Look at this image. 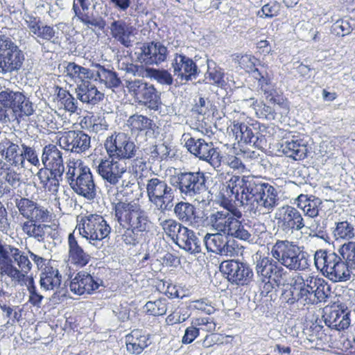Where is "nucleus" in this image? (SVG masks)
I'll use <instances>...</instances> for the list:
<instances>
[{
	"mask_svg": "<svg viewBox=\"0 0 355 355\" xmlns=\"http://www.w3.org/2000/svg\"><path fill=\"white\" fill-rule=\"evenodd\" d=\"M349 312L338 306L325 310L323 315L324 323L331 329L341 331L350 324Z\"/></svg>",
	"mask_w": 355,
	"mask_h": 355,
	"instance_id": "c756f323",
	"label": "nucleus"
},
{
	"mask_svg": "<svg viewBox=\"0 0 355 355\" xmlns=\"http://www.w3.org/2000/svg\"><path fill=\"white\" fill-rule=\"evenodd\" d=\"M22 98L24 94L20 92H14L9 88H4L0 92V103L4 107L13 110Z\"/></svg>",
	"mask_w": 355,
	"mask_h": 355,
	"instance_id": "09e8293b",
	"label": "nucleus"
},
{
	"mask_svg": "<svg viewBox=\"0 0 355 355\" xmlns=\"http://www.w3.org/2000/svg\"><path fill=\"white\" fill-rule=\"evenodd\" d=\"M41 159L44 168L58 171L57 173L64 172L62 153L55 145L45 146L42 150Z\"/></svg>",
	"mask_w": 355,
	"mask_h": 355,
	"instance_id": "7c9ffc66",
	"label": "nucleus"
},
{
	"mask_svg": "<svg viewBox=\"0 0 355 355\" xmlns=\"http://www.w3.org/2000/svg\"><path fill=\"white\" fill-rule=\"evenodd\" d=\"M333 235L336 241L346 240L350 241L355 237L354 225L347 220L337 222L333 230Z\"/></svg>",
	"mask_w": 355,
	"mask_h": 355,
	"instance_id": "c03bdc74",
	"label": "nucleus"
},
{
	"mask_svg": "<svg viewBox=\"0 0 355 355\" xmlns=\"http://www.w3.org/2000/svg\"><path fill=\"white\" fill-rule=\"evenodd\" d=\"M226 234L217 232L207 234L204 243L208 252L227 257H233L237 253V248L234 241H229Z\"/></svg>",
	"mask_w": 355,
	"mask_h": 355,
	"instance_id": "aec40b11",
	"label": "nucleus"
},
{
	"mask_svg": "<svg viewBox=\"0 0 355 355\" xmlns=\"http://www.w3.org/2000/svg\"><path fill=\"white\" fill-rule=\"evenodd\" d=\"M175 186L184 198H189L198 204L207 205L209 202V191L205 184V173L198 171L180 172L175 176Z\"/></svg>",
	"mask_w": 355,
	"mask_h": 355,
	"instance_id": "423d86ee",
	"label": "nucleus"
},
{
	"mask_svg": "<svg viewBox=\"0 0 355 355\" xmlns=\"http://www.w3.org/2000/svg\"><path fill=\"white\" fill-rule=\"evenodd\" d=\"M127 350L135 354H141L149 345L148 338L141 330L134 329L125 336Z\"/></svg>",
	"mask_w": 355,
	"mask_h": 355,
	"instance_id": "58836bf2",
	"label": "nucleus"
},
{
	"mask_svg": "<svg viewBox=\"0 0 355 355\" xmlns=\"http://www.w3.org/2000/svg\"><path fill=\"white\" fill-rule=\"evenodd\" d=\"M315 267L333 282H345L352 277V270L342 257L335 252L317 250L314 255Z\"/></svg>",
	"mask_w": 355,
	"mask_h": 355,
	"instance_id": "0eeeda50",
	"label": "nucleus"
},
{
	"mask_svg": "<svg viewBox=\"0 0 355 355\" xmlns=\"http://www.w3.org/2000/svg\"><path fill=\"white\" fill-rule=\"evenodd\" d=\"M58 143L64 150L81 154L91 146V137L82 130H69L60 137Z\"/></svg>",
	"mask_w": 355,
	"mask_h": 355,
	"instance_id": "6ab92c4d",
	"label": "nucleus"
},
{
	"mask_svg": "<svg viewBox=\"0 0 355 355\" xmlns=\"http://www.w3.org/2000/svg\"><path fill=\"white\" fill-rule=\"evenodd\" d=\"M146 189L149 202L161 213L170 211L173 207L175 191L165 180L158 178L149 179Z\"/></svg>",
	"mask_w": 355,
	"mask_h": 355,
	"instance_id": "f8f14e48",
	"label": "nucleus"
},
{
	"mask_svg": "<svg viewBox=\"0 0 355 355\" xmlns=\"http://www.w3.org/2000/svg\"><path fill=\"white\" fill-rule=\"evenodd\" d=\"M24 60L23 51L9 37L0 35V74L19 71Z\"/></svg>",
	"mask_w": 355,
	"mask_h": 355,
	"instance_id": "9d476101",
	"label": "nucleus"
},
{
	"mask_svg": "<svg viewBox=\"0 0 355 355\" xmlns=\"http://www.w3.org/2000/svg\"><path fill=\"white\" fill-rule=\"evenodd\" d=\"M243 102L249 103L250 106L252 107L259 118L268 120L275 119L274 109L263 101L258 102L254 98L250 97L248 99H244Z\"/></svg>",
	"mask_w": 355,
	"mask_h": 355,
	"instance_id": "de8ad7c7",
	"label": "nucleus"
},
{
	"mask_svg": "<svg viewBox=\"0 0 355 355\" xmlns=\"http://www.w3.org/2000/svg\"><path fill=\"white\" fill-rule=\"evenodd\" d=\"M57 171L43 167L39 169L36 174L42 187L55 196L58 195L60 182L62 180L64 173L62 172L57 173Z\"/></svg>",
	"mask_w": 355,
	"mask_h": 355,
	"instance_id": "473e14b6",
	"label": "nucleus"
},
{
	"mask_svg": "<svg viewBox=\"0 0 355 355\" xmlns=\"http://www.w3.org/2000/svg\"><path fill=\"white\" fill-rule=\"evenodd\" d=\"M24 285L27 286L28 291L30 294L29 302L33 306L40 307L44 297L37 291L36 286H35L34 284L33 278H28V279L26 280V284H24Z\"/></svg>",
	"mask_w": 355,
	"mask_h": 355,
	"instance_id": "69168bd1",
	"label": "nucleus"
},
{
	"mask_svg": "<svg viewBox=\"0 0 355 355\" xmlns=\"http://www.w3.org/2000/svg\"><path fill=\"white\" fill-rule=\"evenodd\" d=\"M282 299L289 304L299 302L298 286L295 285V277L293 279L289 288L285 290L282 295Z\"/></svg>",
	"mask_w": 355,
	"mask_h": 355,
	"instance_id": "0e129e2a",
	"label": "nucleus"
},
{
	"mask_svg": "<svg viewBox=\"0 0 355 355\" xmlns=\"http://www.w3.org/2000/svg\"><path fill=\"white\" fill-rule=\"evenodd\" d=\"M316 286L318 291L314 294L316 304L326 302L331 294V288L329 284L322 278L310 276L309 287Z\"/></svg>",
	"mask_w": 355,
	"mask_h": 355,
	"instance_id": "a18cd8bd",
	"label": "nucleus"
},
{
	"mask_svg": "<svg viewBox=\"0 0 355 355\" xmlns=\"http://www.w3.org/2000/svg\"><path fill=\"white\" fill-rule=\"evenodd\" d=\"M280 8L281 5L276 1H272L264 4L262 6L261 10L258 12V15L260 17H263V15H264L265 17L272 18L279 14Z\"/></svg>",
	"mask_w": 355,
	"mask_h": 355,
	"instance_id": "338daca9",
	"label": "nucleus"
},
{
	"mask_svg": "<svg viewBox=\"0 0 355 355\" xmlns=\"http://www.w3.org/2000/svg\"><path fill=\"white\" fill-rule=\"evenodd\" d=\"M281 149L284 154L295 160L304 159L307 153L305 141L299 135L291 134L284 138Z\"/></svg>",
	"mask_w": 355,
	"mask_h": 355,
	"instance_id": "cd10ccee",
	"label": "nucleus"
},
{
	"mask_svg": "<svg viewBox=\"0 0 355 355\" xmlns=\"http://www.w3.org/2000/svg\"><path fill=\"white\" fill-rule=\"evenodd\" d=\"M275 218L282 230L286 233H293L294 230L300 231L305 227L304 220L300 212L295 207L289 205L278 209Z\"/></svg>",
	"mask_w": 355,
	"mask_h": 355,
	"instance_id": "412c9836",
	"label": "nucleus"
},
{
	"mask_svg": "<svg viewBox=\"0 0 355 355\" xmlns=\"http://www.w3.org/2000/svg\"><path fill=\"white\" fill-rule=\"evenodd\" d=\"M207 71L205 78L212 85H222L224 83V72L222 69L216 65L212 60H207Z\"/></svg>",
	"mask_w": 355,
	"mask_h": 355,
	"instance_id": "3c124183",
	"label": "nucleus"
},
{
	"mask_svg": "<svg viewBox=\"0 0 355 355\" xmlns=\"http://www.w3.org/2000/svg\"><path fill=\"white\" fill-rule=\"evenodd\" d=\"M46 222L39 220H25L21 223L23 233L28 238H33L37 242H44L46 236L51 230V226L44 224Z\"/></svg>",
	"mask_w": 355,
	"mask_h": 355,
	"instance_id": "72a5a7b5",
	"label": "nucleus"
},
{
	"mask_svg": "<svg viewBox=\"0 0 355 355\" xmlns=\"http://www.w3.org/2000/svg\"><path fill=\"white\" fill-rule=\"evenodd\" d=\"M147 78H153L162 85H171L173 82L172 75L165 69L149 68Z\"/></svg>",
	"mask_w": 355,
	"mask_h": 355,
	"instance_id": "13d9d810",
	"label": "nucleus"
},
{
	"mask_svg": "<svg viewBox=\"0 0 355 355\" xmlns=\"http://www.w3.org/2000/svg\"><path fill=\"white\" fill-rule=\"evenodd\" d=\"M1 179L10 187L16 189L21 184V175L13 168H8L1 172Z\"/></svg>",
	"mask_w": 355,
	"mask_h": 355,
	"instance_id": "e2e57ef3",
	"label": "nucleus"
},
{
	"mask_svg": "<svg viewBox=\"0 0 355 355\" xmlns=\"http://www.w3.org/2000/svg\"><path fill=\"white\" fill-rule=\"evenodd\" d=\"M126 87L129 93L140 105L155 111L160 107L162 105L160 94L153 85L143 80L135 79L128 81Z\"/></svg>",
	"mask_w": 355,
	"mask_h": 355,
	"instance_id": "4468645a",
	"label": "nucleus"
},
{
	"mask_svg": "<svg viewBox=\"0 0 355 355\" xmlns=\"http://www.w3.org/2000/svg\"><path fill=\"white\" fill-rule=\"evenodd\" d=\"M168 51L160 42L144 44L141 47L139 59L146 64H159L166 60Z\"/></svg>",
	"mask_w": 355,
	"mask_h": 355,
	"instance_id": "bb28decb",
	"label": "nucleus"
},
{
	"mask_svg": "<svg viewBox=\"0 0 355 355\" xmlns=\"http://www.w3.org/2000/svg\"><path fill=\"white\" fill-rule=\"evenodd\" d=\"M126 163L113 158L102 159L97 166V172L102 179L112 185H116L126 172Z\"/></svg>",
	"mask_w": 355,
	"mask_h": 355,
	"instance_id": "4be33fe9",
	"label": "nucleus"
},
{
	"mask_svg": "<svg viewBox=\"0 0 355 355\" xmlns=\"http://www.w3.org/2000/svg\"><path fill=\"white\" fill-rule=\"evenodd\" d=\"M110 33L113 38L125 47L131 46L130 37L132 35L133 28L123 20H115L110 26Z\"/></svg>",
	"mask_w": 355,
	"mask_h": 355,
	"instance_id": "e433bc0d",
	"label": "nucleus"
},
{
	"mask_svg": "<svg viewBox=\"0 0 355 355\" xmlns=\"http://www.w3.org/2000/svg\"><path fill=\"white\" fill-rule=\"evenodd\" d=\"M104 146L110 158L123 160L132 158L135 154V144L123 132L107 137Z\"/></svg>",
	"mask_w": 355,
	"mask_h": 355,
	"instance_id": "2eb2a0df",
	"label": "nucleus"
},
{
	"mask_svg": "<svg viewBox=\"0 0 355 355\" xmlns=\"http://www.w3.org/2000/svg\"><path fill=\"white\" fill-rule=\"evenodd\" d=\"M166 302L167 300L166 298L148 301L145 304L146 311L152 315H162L167 311Z\"/></svg>",
	"mask_w": 355,
	"mask_h": 355,
	"instance_id": "4d7b16f0",
	"label": "nucleus"
},
{
	"mask_svg": "<svg viewBox=\"0 0 355 355\" xmlns=\"http://www.w3.org/2000/svg\"><path fill=\"white\" fill-rule=\"evenodd\" d=\"M175 76L182 80L196 79L199 71L196 64L189 57L183 53H176L171 63Z\"/></svg>",
	"mask_w": 355,
	"mask_h": 355,
	"instance_id": "5701e85b",
	"label": "nucleus"
},
{
	"mask_svg": "<svg viewBox=\"0 0 355 355\" xmlns=\"http://www.w3.org/2000/svg\"><path fill=\"white\" fill-rule=\"evenodd\" d=\"M158 223L166 234L175 241L183 228L184 227L181 223H178L173 218L164 219L162 217L158 218Z\"/></svg>",
	"mask_w": 355,
	"mask_h": 355,
	"instance_id": "8fccbe9b",
	"label": "nucleus"
},
{
	"mask_svg": "<svg viewBox=\"0 0 355 355\" xmlns=\"http://www.w3.org/2000/svg\"><path fill=\"white\" fill-rule=\"evenodd\" d=\"M241 218H236L234 221L235 223H234V226H232L227 235L249 243L253 242V234L249 230L250 227L246 224H243L241 220Z\"/></svg>",
	"mask_w": 355,
	"mask_h": 355,
	"instance_id": "49530a36",
	"label": "nucleus"
},
{
	"mask_svg": "<svg viewBox=\"0 0 355 355\" xmlns=\"http://www.w3.org/2000/svg\"><path fill=\"white\" fill-rule=\"evenodd\" d=\"M85 11L76 10L75 17H76L81 22L84 24L87 28H98V29H103L105 26V21L101 17H95L89 16L84 13Z\"/></svg>",
	"mask_w": 355,
	"mask_h": 355,
	"instance_id": "6e6d98bb",
	"label": "nucleus"
},
{
	"mask_svg": "<svg viewBox=\"0 0 355 355\" xmlns=\"http://www.w3.org/2000/svg\"><path fill=\"white\" fill-rule=\"evenodd\" d=\"M21 147L23 156V166L21 167H25L26 160L31 164L39 167L40 166V161L35 149L33 146L26 145L25 143L21 144Z\"/></svg>",
	"mask_w": 355,
	"mask_h": 355,
	"instance_id": "bf43d9fd",
	"label": "nucleus"
},
{
	"mask_svg": "<svg viewBox=\"0 0 355 355\" xmlns=\"http://www.w3.org/2000/svg\"><path fill=\"white\" fill-rule=\"evenodd\" d=\"M192 324L197 327L199 330L202 329L207 332L214 331L216 326L214 320L208 317L195 318L192 321Z\"/></svg>",
	"mask_w": 355,
	"mask_h": 355,
	"instance_id": "774afa93",
	"label": "nucleus"
},
{
	"mask_svg": "<svg viewBox=\"0 0 355 355\" xmlns=\"http://www.w3.org/2000/svg\"><path fill=\"white\" fill-rule=\"evenodd\" d=\"M180 232L174 242L180 248L191 254L199 253L201 251L200 242L193 230L184 227Z\"/></svg>",
	"mask_w": 355,
	"mask_h": 355,
	"instance_id": "c9c22d12",
	"label": "nucleus"
},
{
	"mask_svg": "<svg viewBox=\"0 0 355 355\" xmlns=\"http://www.w3.org/2000/svg\"><path fill=\"white\" fill-rule=\"evenodd\" d=\"M65 76L71 80L80 83L95 78L94 70L80 66L75 62H68L64 67Z\"/></svg>",
	"mask_w": 355,
	"mask_h": 355,
	"instance_id": "ea45409f",
	"label": "nucleus"
},
{
	"mask_svg": "<svg viewBox=\"0 0 355 355\" xmlns=\"http://www.w3.org/2000/svg\"><path fill=\"white\" fill-rule=\"evenodd\" d=\"M76 229L94 246H97L100 241L107 238L112 230L105 218L97 214H89L82 217Z\"/></svg>",
	"mask_w": 355,
	"mask_h": 355,
	"instance_id": "1a4fd4ad",
	"label": "nucleus"
},
{
	"mask_svg": "<svg viewBox=\"0 0 355 355\" xmlns=\"http://www.w3.org/2000/svg\"><path fill=\"white\" fill-rule=\"evenodd\" d=\"M220 270L227 275V279L236 285H247L252 279L254 273L250 266L237 260L222 262Z\"/></svg>",
	"mask_w": 355,
	"mask_h": 355,
	"instance_id": "dca6fc26",
	"label": "nucleus"
},
{
	"mask_svg": "<svg viewBox=\"0 0 355 355\" xmlns=\"http://www.w3.org/2000/svg\"><path fill=\"white\" fill-rule=\"evenodd\" d=\"M310 276L306 279L298 274L295 276V285L298 286L299 302L301 304H316V300L313 294V286L309 287Z\"/></svg>",
	"mask_w": 355,
	"mask_h": 355,
	"instance_id": "a19ab883",
	"label": "nucleus"
},
{
	"mask_svg": "<svg viewBox=\"0 0 355 355\" xmlns=\"http://www.w3.org/2000/svg\"><path fill=\"white\" fill-rule=\"evenodd\" d=\"M255 270L262 282H266L264 287L269 289L272 287L270 281L277 286L283 285L286 281L288 272L273 258L262 256L259 252L256 253L254 258Z\"/></svg>",
	"mask_w": 355,
	"mask_h": 355,
	"instance_id": "ddd939ff",
	"label": "nucleus"
},
{
	"mask_svg": "<svg viewBox=\"0 0 355 355\" xmlns=\"http://www.w3.org/2000/svg\"><path fill=\"white\" fill-rule=\"evenodd\" d=\"M21 144H24V142L18 138L12 139L5 138L0 142V155L11 166L15 167L23 166Z\"/></svg>",
	"mask_w": 355,
	"mask_h": 355,
	"instance_id": "b1692460",
	"label": "nucleus"
},
{
	"mask_svg": "<svg viewBox=\"0 0 355 355\" xmlns=\"http://www.w3.org/2000/svg\"><path fill=\"white\" fill-rule=\"evenodd\" d=\"M261 89L266 95V99H268L269 101L277 104L282 107L286 109L288 108L287 101L283 97L275 95L276 91L274 89L270 83H268L267 85H262Z\"/></svg>",
	"mask_w": 355,
	"mask_h": 355,
	"instance_id": "052dcab7",
	"label": "nucleus"
},
{
	"mask_svg": "<svg viewBox=\"0 0 355 355\" xmlns=\"http://www.w3.org/2000/svg\"><path fill=\"white\" fill-rule=\"evenodd\" d=\"M114 215L121 229L123 241L127 245H135L139 236L148 232L150 227L147 213L135 200L119 201L114 205Z\"/></svg>",
	"mask_w": 355,
	"mask_h": 355,
	"instance_id": "f257e3e1",
	"label": "nucleus"
},
{
	"mask_svg": "<svg viewBox=\"0 0 355 355\" xmlns=\"http://www.w3.org/2000/svg\"><path fill=\"white\" fill-rule=\"evenodd\" d=\"M322 204L320 198L314 196L308 197L306 195H300L297 198V206L306 216L315 218L318 216L319 207Z\"/></svg>",
	"mask_w": 355,
	"mask_h": 355,
	"instance_id": "79ce46f5",
	"label": "nucleus"
},
{
	"mask_svg": "<svg viewBox=\"0 0 355 355\" xmlns=\"http://www.w3.org/2000/svg\"><path fill=\"white\" fill-rule=\"evenodd\" d=\"M58 97L59 98L60 105L63 106L66 111L70 113L76 112L78 110V102L69 92L60 89Z\"/></svg>",
	"mask_w": 355,
	"mask_h": 355,
	"instance_id": "5fc2aeb1",
	"label": "nucleus"
},
{
	"mask_svg": "<svg viewBox=\"0 0 355 355\" xmlns=\"http://www.w3.org/2000/svg\"><path fill=\"white\" fill-rule=\"evenodd\" d=\"M15 206L26 220L49 222L51 219V212L46 207L28 198L15 199Z\"/></svg>",
	"mask_w": 355,
	"mask_h": 355,
	"instance_id": "a211bd4d",
	"label": "nucleus"
},
{
	"mask_svg": "<svg viewBox=\"0 0 355 355\" xmlns=\"http://www.w3.org/2000/svg\"><path fill=\"white\" fill-rule=\"evenodd\" d=\"M242 216L241 211L237 208L223 207L220 210H214L207 219L209 224L214 230L227 235L236 218Z\"/></svg>",
	"mask_w": 355,
	"mask_h": 355,
	"instance_id": "f3484780",
	"label": "nucleus"
},
{
	"mask_svg": "<svg viewBox=\"0 0 355 355\" xmlns=\"http://www.w3.org/2000/svg\"><path fill=\"white\" fill-rule=\"evenodd\" d=\"M225 113L227 117L233 120L231 131L239 144H246L257 148L262 147L263 139H259V133L257 132L254 133V129L252 127L241 121L245 119V116L244 113L236 111V105H227L225 107Z\"/></svg>",
	"mask_w": 355,
	"mask_h": 355,
	"instance_id": "6e6552de",
	"label": "nucleus"
},
{
	"mask_svg": "<svg viewBox=\"0 0 355 355\" xmlns=\"http://www.w3.org/2000/svg\"><path fill=\"white\" fill-rule=\"evenodd\" d=\"M95 77L97 76L101 83L110 89H115L121 85V80L116 71L106 69L101 64L96 65Z\"/></svg>",
	"mask_w": 355,
	"mask_h": 355,
	"instance_id": "37998d69",
	"label": "nucleus"
},
{
	"mask_svg": "<svg viewBox=\"0 0 355 355\" xmlns=\"http://www.w3.org/2000/svg\"><path fill=\"white\" fill-rule=\"evenodd\" d=\"M175 216L182 223L191 226L198 227L202 222L196 207L188 202L180 201L176 203L173 207Z\"/></svg>",
	"mask_w": 355,
	"mask_h": 355,
	"instance_id": "c85d7f7f",
	"label": "nucleus"
},
{
	"mask_svg": "<svg viewBox=\"0 0 355 355\" xmlns=\"http://www.w3.org/2000/svg\"><path fill=\"white\" fill-rule=\"evenodd\" d=\"M78 98L83 103L95 105L103 100L104 94L89 80L78 84L76 89Z\"/></svg>",
	"mask_w": 355,
	"mask_h": 355,
	"instance_id": "f704fd0d",
	"label": "nucleus"
},
{
	"mask_svg": "<svg viewBox=\"0 0 355 355\" xmlns=\"http://www.w3.org/2000/svg\"><path fill=\"white\" fill-rule=\"evenodd\" d=\"M67 243L70 263L79 268L85 266L89 262L91 256L79 245L73 233L69 234Z\"/></svg>",
	"mask_w": 355,
	"mask_h": 355,
	"instance_id": "2f4dec72",
	"label": "nucleus"
},
{
	"mask_svg": "<svg viewBox=\"0 0 355 355\" xmlns=\"http://www.w3.org/2000/svg\"><path fill=\"white\" fill-rule=\"evenodd\" d=\"M62 276L57 268L45 267L40 274V284L44 291H57L61 284Z\"/></svg>",
	"mask_w": 355,
	"mask_h": 355,
	"instance_id": "4c0bfd02",
	"label": "nucleus"
},
{
	"mask_svg": "<svg viewBox=\"0 0 355 355\" xmlns=\"http://www.w3.org/2000/svg\"><path fill=\"white\" fill-rule=\"evenodd\" d=\"M338 252L349 269H355V241H347L343 244Z\"/></svg>",
	"mask_w": 355,
	"mask_h": 355,
	"instance_id": "603ef678",
	"label": "nucleus"
},
{
	"mask_svg": "<svg viewBox=\"0 0 355 355\" xmlns=\"http://www.w3.org/2000/svg\"><path fill=\"white\" fill-rule=\"evenodd\" d=\"M15 106L12 111L19 117L29 116L34 112L33 103L24 95V99H21L20 102L16 104Z\"/></svg>",
	"mask_w": 355,
	"mask_h": 355,
	"instance_id": "680f3d73",
	"label": "nucleus"
},
{
	"mask_svg": "<svg viewBox=\"0 0 355 355\" xmlns=\"http://www.w3.org/2000/svg\"><path fill=\"white\" fill-rule=\"evenodd\" d=\"M103 284L100 279H95L85 271L78 272L69 284L70 291L76 295L91 294Z\"/></svg>",
	"mask_w": 355,
	"mask_h": 355,
	"instance_id": "a878e982",
	"label": "nucleus"
},
{
	"mask_svg": "<svg viewBox=\"0 0 355 355\" xmlns=\"http://www.w3.org/2000/svg\"><path fill=\"white\" fill-rule=\"evenodd\" d=\"M260 194L250 211L255 215L270 213L278 204L277 189L270 184L266 182Z\"/></svg>",
	"mask_w": 355,
	"mask_h": 355,
	"instance_id": "393cba45",
	"label": "nucleus"
},
{
	"mask_svg": "<svg viewBox=\"0 0 355 355\" xmlns=\"http://www.w3.org/2000/svg\"><path fill=\"white\" fill-rule=\"evenodd\" d=\"M66 179L73 191L88 200L96 196V187L90 168L81 159L69 160Z\"/></svg>",
	"mask_w": 355,
	"mask_h": 355,
	"instance_id": "7ed1b4c3",
	"label": "nucleus"
},
{
	"mask_svg": "<svg viewBox=\"0 0 355 355\" xmlns=\"http://www.w3.org/2000/svg\"><path fill=\"white\" fill-rule=\"evenodd\" d=\"M128 123L132 130L143 131L151 128L153 121L147 116L134 114L129 118Z\"/></svg>",
	"mask_w": 355,
	"mask_h": 355,
	"instance_id": "864d4df0",
	"label": "nucleus"
},
{
	"mask_svg": "<svg viewBox=\"0 0 355 355\" xmlns=\"http://www.w3.org/2000/svg\"><path fill=\"white\" fill-rule=\"evenodd\" d=\"M181 142L191 154L199 159L208 162L215 168L220 166L222 157L212 142L192 137L190 133H184Z\"/></svg>",
	"mask_w": 355,
	"mask_h": 355,
	"instance_id": "9b49d317",
	"label": "nucleus"
},
{
	"mask_svg": "<svg viewBox=\"0 0 355 355\" xmlns=\"http://www.w3.org/2000/svg\"><path fill=\"white\" fill-rule=\"evenodd\" d=\"M8 253L0 256V277L1 280L8 279L13 286H24L31 270L33 264L28 252L8 245Z\"/></svg>",
	"mask_w": 355,
	"mask_h": 355,
	"instance_id": "f03ea898",
	"label": "nucleus"
},
{
	"mask_svg": "<svg viewBox=\"0 0 355 355\" xmlns=\"http://www.w3.org/2000/svg\"><path fill=\"white\" fill-rule=\"evenodd\" d=\"M266 182L254 175H233L227 182V190L234 196L236 200L243 205H248L250 211Z\"/></svg>",
	"mask_w": 355,
	"mask_h": 355,
	"instance_id": "39448f33",
	"label": "nucleus"
},
{
	"mask_svg": "<svg viewBox=\"0 0 355 355\" xmlns=\"http://www.w3.org/2000/svg\"><path fill=\"white\" fill-rule=\"evenodd\" d=\"M272 257L279 265L291 271H304L310 266L309 255L306 252L287 240H278L270 250Z\"/></svg>",
	"mask_w": 355,
	"mask_h": 355,
	"instance_id": "20e7f679",
	"label": "nucleus"
}]
</instances>
